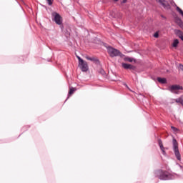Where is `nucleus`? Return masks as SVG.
Masks as SVG:
<instances>
[{
    "instance_id": "4468645a",
    "label": "nucleus",
    "mask_w": 183,
    "mask_h": 183,
    "mask_svg": "<svg viewBox=\"0 0 183 183\" xmlns=\"http://www.w3.org/2000/svg\"><path fill=\"white\" fill-rule=\"evenodd\" d=\"M74 91L75 89H74L73 87H70V89L69 91L68 98H69V95H72V94H74Z\"/></svg>"
},
{
    "instance_id": "0eeeda50",
    "label": "nucleus",
    "mask_w": 183,
    "mask_h": 183,
    "mask_svg": "<svg viewBox=\"0 0 183 183\" xmlns=\"http://www.w3.org/2000/svg\"><path fill=\"white\" fill-rule=\"evenodd\" d=\"M122 68L124 69H135V66H132V64H127V63H122Z\"/></svg>"
},
{
    "instance_id": "f257e3e1",
    "label": "nucleus",
    "mask_w": 183,
    "mask_h": 183,
    "mask_svg": "<svg viewBox=\"0 0 183 183\" xmlns=\"http://www.w3.org/2000/svg\"><path fill=\"white\" fill-rule=\"evenodd\" d=\"M156 175L162 181H168L169 179H175V176L174 174H171L169 172L162 170L156 171Z\"/></svg>"
},
{
    "instance_id": "f8f14e48",
    "label": "nucleus",
    "mask_w": 183,
    "mask_h": 183,
    "mask_svg": "<svg viewBox=\"0 0 183 183\" xmlns=\"http://www.w3.org/2000/svg\"><path fill=\"white\" fill-rule=\"evenodd\" d=\"M86 59H88V61H92L93 62H95L97 61V59H95V57H90L89 56H86Z\"/></svg>"
},
{
    "instance_id": "1a4fd4ad",
    "label": "nucleus",
    "mask_w": 183,
    "mask_h": 183,
    "mask_svg": "<svg viewBox=\"0 0 183 183\" xmlns=\"http://www.w3.org/2000/svg\"><path fill=\"white\" fill-rule=\"evenodd\" d=\"M176 35L183 41V32L181 30L175 31Z\"/></svg>"
},
{
    "instance_id": "39448f33",
    "label": "nucleus",
    "mask_w": 183,
    "mask_h": 183,
    "mask_svg": "<svg viewBox=\"0 0 183 183\" xmlns=\"http://www.w3.org/2000/svg\"><path fill=\"white\" fill-rule=\"evenodd\" d=\"M51 18L57 25H62V17L57 12L51 13Z\"/></svg>"
},
{
    "instance_id": "6e6552de",
    "label": "nucleus",
    "mask_w": 183,
    "mask_h": 183,
    "mask_svg": "<svg viewBox=\"0 0 183 183\" xmlns=\"http://www.w3.org/2000/svg\"><path fill=\"white\" fill-rule=\"evenodd\" d=\"M157 1L159 2L160 5H162L164 8H167V6H168V2L165 0H157Z\"/></svg>"
},
{
    "instance_id": "6ab92c4d",
    "label": "nucleus",
    "mask_w": 183,
    "mask_h": 183,
    "mask_svg": "<svg viewBox=\"0 0 183 183\" xmlns=\"http://www.w3.org/2000/svg\"><path fill=\"white\" fill-rule=\"evenodd\" d=\"M46 2L48 4V5H49V6H51L52 5V4H54V0H46Z\"/></svg>"
},
{
    "instance_id": "423d86ee",
    "label": "nucleus",
    "mask_w": 183,
    "mask_h": 183,
    "mask_svg": "<svg viewBox=\"0 0 183 183\" xmlns=\"http://www.w3.org/2000/svg\"><path fill=\"white\" fill-rule=\"evenodd\" d=\"M182 86H179L178 84H175V85H172L169 86V90L170 91V92H172V94H178V91L179 90H182Z\"/></svg>"
},
{
    "instance_id": "9d476101",
    "label": "nucleus",
    "mask_w": 183,
    "mask_h": 183,
    "mask_svg": "<svg viewBox=\"0 0 183 183\" xmlns=\"http://www.w3.org/2000/svg\"><path fill=\"white\" fill-rule=\"evenodd\" d=\"M157 81L160 84H167V79L165 78L157 77Z\"/></svg>"
},
{
    "instance_id": "7ed1b4c3",
    "label": "nucleus",
    "mask_w": 183,
    "mask_h": 183,
    "mask_svg": "<svg viewBox=\"0 0 183 183\" xmlns=\"http://www.w3.org/2000/svg\"><path fill=\"white\" fill-rule=\"evenodd\" d=\"M107 49L108 54L112 56V58H114V56H119L121 55V51L117 49H114L112 46H107Z\"/></svg>"
},
{
    "instance_id": "ddd939ff",
    "label": "nucleus",
    "mask_w": 183,
    "mask_h": 183,
    "mask_svg": "<svg viewBox=\"0 0 183 183\" xmlns=\"http://www.w3.org/2000/svg\"><path fill=\"white\" fill-rule=\"evenodd\" d=\"M177 24L180 28H183V21L180 19L177 20Z\"/></svg>"
},
{
    "instance_id": "9b49d317",
    "label": "nucleus",
    "mask_w": 183,
    "mask_h": 183,
    "mask_svg": "<svg viewBox=\"0 0 183 183\" xmlns=\"http://www.w3.org/2000/svg\"><path fill=\"white\" fill-rule=\"evenodd\" d=\"M178 44H179V41L178 39H174L172 44V46L174 48H177V46H178Z\"/></svg>"
},
{
    "instance_id": "f3484780",
    "label": "nucleus",
    "mask_w": 183,
    "mask_h": 183,
    "mask_svg": "<svg viewBox=\"0 0 183 183\" xmlns=\"http://www.w3.org/2000/svg\"><path fill=\"white\" fill-rule=\"evenodd\" d=\"M99 74H101V75H102L103 76H105V75H107V73H105V70L101 69L99 71Z\"/></svg>"
},
{
    "instance_id": "412c9836",
    "label": "nucleus",
    "mask_w": 183,
    "mask_h": 183,
    "mask_svg": "<svg viewBox=\"0 0 183 183\" xmlns=\"http://www.w3.org/2000/svg\"><path fill=\"white\" fill-rule=\"evenodd\" d=\"M161 151L162 152V154L164 155H167V153L165 152V149L163 147V149H161Z\"/></svg>"
},
{
    "instance_id": "f03ea898",
    "label": "nucleus",
    "mask_w": 183,
    "mask_h": 183,
    "mask_svg": "<svg viewBox=\"0 0 183 183\" xmlns=\"http://www.w3.org/2000/svg\"><path fill=\"white\" fill-rule=\"evenodd\" d=\"M172 144H173V151L177 161H181V154L179 153V149H178V142H177V139H173Z\"/></svg>"
},
{
    "instance_id": "dca6fc26",
    "label": "nucleus",
    "mask_w": 183,
    "mask_h": 183,
    "mask_svg": "<svg viewBox=\"0 0 183 183\" xmlns=\"http://www.w3.org/2000/svg\"><path fill=\"white\" fill-rule=\"evenodd\" d=\"M160 149H164V144H162V140L159 139L158 141Z\"/></svg>"
},
{
    "instance_id": "2eb2a0df",
    "label": "nucleus",
    "mask_w": 183,
    "mask_h": 183,
    "mask_svg": "<svg viewBox=\"0 0 183 183\" xmlns=\"http://www.w3.org/2000/svg\"><path fill=\"white\" fill-rule=\"evenodd\" d=\"M171 128H172L173 132H174V134H177V132H178V131H179V129H178V128H177L174 126H172Z\"/></svg>"
},
{
    "instance_id": "aec40b11",
    "label": "nucleus",
    "mask_w": 183,
    "mask_h": 183,
    "mask_svg": "<svg viewBox=\"0 0 183 183\" xmlns=\"http://www.w3.org/2000/svg\"><path fill=\"white\" fill-rule=\"evenodd\" d=\"M158 36H159V34H158V31H157L156 33H154V38H158Z\"/></svg>"
},
{
    "instance_id": "a211bd4d",
    "label": "nucleus",
    "mask_w": 183,
    "mask_h": 183,
    "mask_svg": "<svg viewBox=\"0 0 183 183\" xmlns=\"http://www.w3.org/2000/svg\"><path fill=\"white\" fill-rule=\"evenodd\" d=\"M126 61H128V62H134V61H135V59H134V58L127 57Z\"/></svg>"
},
{
    "instance_id": "4be33fe9",
    "label": "nucleus",
    "mask_w": 183,
    "mask_h": 183,
    "mask_svg": "<svg viewBox=\"0 0 183 183\" xmlns=\"http://www.w3.org/2000/svg\"><path fill=\"white\" fill-rule=\"evenodd\" d=\"M122 4H127V0H123V1H122Z\"/></svg>"
},
{
    "instance_id": "5701e85b",
    "label": "nucleus",
    "mask_w": 183,
    "mask_h": 183,
    "mask_svg": "<svg viewBox=\"0 0 183 183\" xmlns=\"http://www.w3.org/2000/svg\"><path fill=\"white\" fill-rule=\"evenodd\" d=\"M114 2H118V0H114Z\"/></svg>"
},
{
    "instance_id": "20e7f679",
    "label": "nucleus",
    "mask_w": 183,
    "mask_h": 183,
    "mask_svg": "<svg viewBox=\"0 0 183 183\" xmlns=\"http://www.w3.org/2000/svg\"><path fill=\"white\" fill-rule=\"evenodd\" d=\"M77 59H79V65L80 69L82 71V72H86L88 71V64L86 61H84L79 56H77Z\"/></svg>"
}]
</instances>
